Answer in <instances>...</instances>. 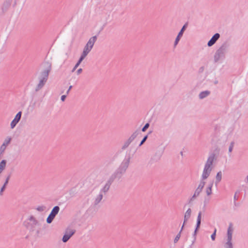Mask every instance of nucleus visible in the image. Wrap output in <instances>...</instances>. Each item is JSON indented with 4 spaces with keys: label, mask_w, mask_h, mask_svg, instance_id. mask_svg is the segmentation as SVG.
<instances>
[{
    "label": "nucleus",
    "mask_w": 248,
    "mask_h": 248,
    "mask_svg": "<svg viewBox=\"0 0 248 248\" xmlns=\"http://www.w3.org/2000/svg\"><path fill=\"white\" fill-rule=\"evenodd\" d=\"M214 160V156H210L205 164L202 174L201 180L198 186L196 189L194 194L189 200V202H192L194 199L197 197L202 191L203 187L205 184V180L209 176L211 172L213 169V163Z\"/></svg>",
    "instance_id": "1"
},
{
    "label": "nucleus",
    "mask_w": 248,
    "mask_h": 248,
    "mask_svg": "<svg viewBox=\"0 0 248 248\" xmlns=\"http://www.w3.org/2000/svg\"><path fill=\"white\" fill-rule=\"evenodd\" d=\"M115 177V175H112L108 179L106 184L101 189H99L98 187H95L93 189L91 193V198L93 205H96L101 202L103 199V193H106L108 191L110 185Z\"/></svg>",
    "instance_id": "2"
},
{
    "label": "nucleus",
    "mask_w": 248,
    "mask_h": 248,
    "mask_svg": "<svg viewBox=\"0 0 248 248\" xmlns=\"http://www.w3.org/2000/svg\"><path fill=\"white\" fill-rule=\"evenodd\" d=\"M51 70L50 65H48L47 68L43 70L37 75L38 83L35 88V91L38 92L45 85L48 77L49 73Z\"/></svg>",
    "instance_id": "3"
},
{
    "label": "nucleus",
    "mask_w": 248,
    "mask_h": 248,
    "mask_svg": "<svg viewBox=\"0 0 248 248\" xmlns=\"http://www.w3.org/2000/svg\"><path fill=\"white\" fill-rule=\"evenodd\" d=\"M135 151V150H134L133 151L130 150L129 151V153L126 156V158L122 162L120 167L118 169L117 174H123L125 171V170H126L129 166L130 158L134 154Z\"/></svg>",
    "instance_id": "4"
},
{
    "label": "nucleus",
    "mask_w": 248,
    "mask_h": 248,
    "mask_svg": "<svg viewBox=\"0 0 248 248\" xmlns=\"http://www.w3.org/2000/svg\"><path fill=\"white\" fill-rule=\"evenodd\" d=\"M97 40V37L96 36H93L91 37L85 45L84 47L83 51L81 54V56L86 58V57L88 55L90 52L92 50L93 48V46L94 45V43Z\"/></svg>",
    "instance_id": "5"
},
{
    "label": "nucleus",
    "mask_w": 248,
    "mask_h": 248,
    "mask_svg": "<svg viewBox=\"0 0 248 248\" xmlns=\"http://www.w3.org/2000/svg\"><path fill=\"white\" fill-rule=\"evenodd\" d=\"M233 231V228L232 224V223H230L227 230V238L224 244V248H233V244L232 242Z\"/></svg>",
    "instance_id": "6"
},
{
    "label": "nucleus",
    "mask_w": 248,
    "mask_h": 248,
    "mask_svg": "<svg viewBox=\"0 0 248 248\" xmlns=\"http://www.w3.org/2000/svg\"><path fill=\"white\" fill-rule=\"evenodd\" d=\"M29 222L28 223L29 225L27 226V227L32 232H36L38 233L39 232V230L38 229V224L37 222L33 217H31L29 218Z\"/></svg>",
    "instance_id": "7"
},
{
    "label": "nucleus",
    "mask_w": 248,
    "mask_h": 248,
    "mask_svg": "<svg viewBox=\"0 0 248 248\" xmlns=\"http://www.w3.org/2000/svg\"><path fill=\"white\" fill-rule=\"evenodd\" d=\"M76 231L74 229L68 228L65 232L64 235L62 238V241L64 243H66L68 240L72 237L73 235L75 233Z\"/></svg>",
    "instance_id": "8"
},
{
    "label": "nucleus",
    "mask_w": 248,
    "mask_h": 248,
    "mask_svg": "<svg viewBox=\"0 0 248 248\" xmlns=\"http://www.w3.org/2000/svg\"><path fill=\"white\" fill-rule=\"evenodd\" d=\"M139 134V131L136 130L130 136V137L124 142V143L122 149L124 150L127 148L134 140L137 137Z\"/></svg>",
    "instance_id": "9"
},
{
    "label": "nucleus",
    "mask_w": 248,
    "mask_h": 248,
    "mask_svg": "<svg viewBox=\"0 0 248 248\" xmlns=\"http://www.w3.org/2000/svg\"><path fill=\"white\" fill-rule=\"evenodd\" d=\"M11 141V138L9 137H7L4 139L2 144L0 147V155L3 153L6 148V147L10 143Z\"/></svg>",
    "instance_id": "10"
},
{
    "label": "nucleus",
    "mask_w": 248,
    "mask_h": 248,
    "mask_svg": "<svg viewBox=\"0 0 248 248\" xmlns=\"http://www.w3.org/2000/svg\"><path fill=\"white\" fill-rule=\"evenodd\" d=\"M21 111H19L16 114L13 120L11 122L10 124V126L11 129H13L16 126V124L19 122V120L21 119Z\"/></svg>",
    "instance_id": "11"
},
{
    "label": "nucleus",
    "mask_w": 248,
    "mask_h": 248,
    "mask_svg": "<svg viewBox=\"0 0 248 248\" xmlns=\"http://www.w3.org/2000/svg\"><path fill=\"white\" fill-rule=\"evenodd\" d=\"M186 25H185L182 27V28L181 29V30L179 31V32L178 33V35H177V37H176V38L175 39V40L174 41V47H175L177 46V45L178 44L179 41L180 40V38L183 36L184 31L186 29Z\"/></svg>",
    "instance_id": "12"
},
{
    "label": "nucleus",
    "mask_w": 248,
    "mask_h": 248,
    "mask_svg": "<svg viewBox=\"0 0 248 248\" xmlns=\"http://www.w3.org/2000/svg\"><path fill=\"white\" fill-rule=\"evenodd\" d=\"M219 37L220 34L219 33H217L215 34L208 42V46H213L216 43V42L218 39Z\"/></svg>",
    "instance_id": "13"
},
{
    "label": "nucleus",
    "mask_w": 248,
    "mask_h": 248,
    "mask_svg": "<svg viewBox=\"0 0 248 248\" xmlns=\"http://www.w3.org/2000/svg\"><path fill=\"white\" fill-rule=\"evenodd\" d=\"M191 212L192 211L190 208H188L186 210L184 215V224H185L186 222L189 219L191 215Z\"/></svg>",
    "instance_id": "14"
},
{
    "label": "nucleus",
    "mask_w": 248,
    "mask_h": 248,
    "mask_svg": "<svg viewBox=\"0 0 248 248\" xmlns=\"http://www.w3.org/2000/svg\"><path fill=\"white\" fill-rule=\"evenodd\" d=\"M210 92L208 91H203V92H201L199 94V96L200 99H202L205 98L207 96H208L210 94Z\"/></svg>",
    "instance_id": "15"
},
{
    "label": "nucleus",
    "mask_w": 248,
    "mask_h": 248,
    "mask_svg": "<svg viewBox=\"0 0 248 248\" xmlns=\"http://www.w3.org/2000/svg\"><path fill=\"white\" fill-rule=\"evenodd\" d=\"M6 166V160H2L0 162V173H1L5 169Z\"/></svg>",
    "instance_id": "16"
},
{
    "label": "nucleus",
    "mask_w": 248,
    "mask_h": 248,
    "mask_svg": "<svg viewBox=\"0 0 248 248\" xmlns=\"http://www.w3.org/2000/svg\"><path fill=\"white\" fill-rule=\"evenodd\" d=\"M222 172L221 171H219L217 173L216 176V184H217L219 182H220L222 179Z\"/></svg>",
    "instance_id": "17"
},
{
    "label": "nucleus",
    "mask_w": 248,
    "mask_h": 248,
    "mask_svg": "<svg viewBox=\"0 0 248 248\" xmlns=\"http://www.w3.org/2000/svg\"><path fill=\"white\" fill-rule=\"evenodd\" d=\"M213 186V183H211L209 186L206 188L205 192L207 196H209L212 194V187Z\"/></svg>",
    "instance_id": "18"
},
{
    "label": "nucleus",
    "mask_w": 248,
    "mask_h": 248,
    "mask_svg": "<svg viewBox=\"0 0 248 248\" xmlns=\"http://www.w3.org/2000/svg\"><path fill=\"white\" fill-rule=\"evenodd\" d=\"M55 216L52 214V213H50L48 217L46 218V222L48 224L51 223L54 218H55Z\"/></svg>",
    "instance_id": "19"
},
{
    "label": "nucleus",
    "mask_w": 248,
    "mask_h": 248,
    "mask_svg": "<svg viewBox=\"0 0 248 248\" xmlns=\"http://www.w3.org/2000/svg\"><path fill=\"white\" fill-rule=\"evenodd\" d=\"M60 209V207L58 206H55L53 207L50 213H52V214L56 216L59 212Z\"/></svg>",
    "instance_id": "20"
},
{
    "label": "nucleus",
    "mask_w": 248,
    "mask_h": 248,
    "mask_svg": "<svg viewBox=\"0 0 248 248\" xmlns=\"http://www.w3.org/2000/svg\"><path fill=\"white\" fill-rule=\"evenodd\" d=\"M234 141H232L230 145H229V149H228V151H229V154H231L233 150V147H234Z\"/></svg>",
    "instance_id": "21"
},
{
    "label": "nucleus",
    "mask_w": 248,
    "mask_h": 248,
    "mask_svg": "<svg viewBox=\"0 0 248 248\" xmlns=\"http://www.w3.org/2000/svg\"><path fill=\"white\" fill-rule=\"evenodd\" d=\"M201 222V221H198V220H197L196 228V229H195V230L194 231V235L195 236L196 235L197 231H198L199 228L200 227Z\"/></svg>",
    "instance_id": "22"
},
{
    "label": "nucleus",
    "mask_w": 248,
    "mask_h": 248,
    "mask_svg": "<svg viewBox=\"0 0 248 248\" xmlns=\"http://www.w3.org/2000/svg\"><path fill=\"white\" fill-rule=\"evenodd\" d=\"M46 209V207L45 206H39L36 208V210L40 212L44 211Z\"/></svg>",
    "instance_id": "23"
},
{
    "label": "nucleus",
    "mask_w": 248,
    "mask_h": 248,
    "mask_svg": "<svg viewBox=\"0 0 248 248\" xmlns=\"http://www.w3.org/2000/svg\"><path fill=\"white\" fill-rule=\"evenodd\" d=\"M181 237V233L180 232H179L176 236H175L174 239V243H176L179 240L180 238Z\"/></svg>",
    "instance_id": "24"
},
{
    "label": "nucleus",
    "mask_w": 248,
    "mask_h": 248,
    "mask_svg": "<svg viewBox=\"0 0 248 248\" xmlns=\"http://www.w3.org/2000/svg\"><path fill=\"white\" fill-rule=\"evenodd\" d=\"M10 178V175H9L6 177L5 182H4V183L3 186H6L7 185V184L9 182Z\"/></svg>",
    "instance_id": "25"
},
{
    "label": "nucleus",
    "mask_w": 248,
    "mask_h": 248,
    "mask_svg": "<svg viewBox=\"0 0 248 248\" xmlns=\"http://www.w3.org/2000/svg\"><path fill=\"white\" fill-rule=\"evenodd\" d=\"M216 232H217V229H215L214 230V232L213 234L211 235V238L213 241L215 240L216 239Z\"/></svg>",
    "instance_id": "26"
},
{
    "label": "nucleus",
    "mask_w": 248,
    "mask_h": 248,
    "mask_svg": "<svg viewBox=\"0 0 248 248\" xmlns=\"http://www.w3.org/2000/svg\"><path fill=\"white\" fill-rule=\"evenodd\" d=\"M85 58V57L80 55V57L78 60V62H77L78 65H80V64L81 63V62L83 61V60Z\"/></svg>",
    "instance_id": "27"
},
{
    "label": "nucleus",
    "mask_w": 248,
    "mask_h": 248,
    "mask_svg": "<svg viewBox=\"0 0 248 248\" xmlns=\"http://www.w3.org/2000/svg\"><path fill=\"white\" fill-rule=\"evenodd\" d=\"M223 48L222 47H220L216 52V55H219L220 54L223 53Z\"/></svg>",
    "instance_id": "28"
},
{
    "label": "nucleus",
    "mask_w": 248,
    "mask_h": 248,
    "mask_svg": "<svg viewBox=\"0 0 248 248\" xmlns=\"http://www.w3.org/2000/svg\"><path fill=\"white\" fill-rule=\"evenodd\" d=\"M149 127V124L147 123L145 124V125L143 126V127L142 128V131L144 132L145 131L147 128Z\"/></svg>",
    "instance_id": "29"
},
{
    "label": "nucleus",
    "mask_w": 248,
    "mask_h": 248,
    "mask_svg": "<svg viewBox=\"0 0 248 248\" xmlns=\"http://www.w3.org/2000/svg\"><path fill=\"white\" fill-rule=\"evenodd\" d=\"M5 188H6V186H2L0 188V196L2 195L3 192L4 191Z\"/></svg>",
    "instance_id": "30"
},
{
    "label": "nucleus",
    "mask_w": 248,
    "mask_h": 248,
    "mask_svg": "<svg viewBox=\"0 0 248 248\" xmlns=\"http://www.w3.org/2000/svg\"><path fill=\"white\" fill-rule=\"evenodd\" d=\"M147 137L148 136H145L143 139H142V140H141V141L140 142L139 146H141L145 141L146 140H147Z\"/></svg>",
    "instance_id": "31"
},
{
    "label": "nucleus",
    "mask_w": 248,
    "mask_h": 248,
    "mask_svg": "<svg viewBox=\"0 0 248 248\" xmlns=\"http://www.w3.org/2000/svg\"><path fill=\"white\" fill-rule=\"evenodd\" d=\"M201 219H202V212H200L198 214L197 220L201 221Z\"/></svg>",
    "instance_id": "32"
},
{
    "label": "nucleus",
    "mask_w": 248,
    "mask_h": 248,
    "mask_svg": "<svg viewBox=\"0 0 248 248\" xmlns=\"http://www.w3.org/2000/svg\"><path fill=\"white\" fill-rule=\"evenodd\" d=\"M103 175L104 178L106 179L107 178V177L108 175V173L107 170H105L104 171V172L103 173Z\"/></svg>",
    "instance_id": "33"
},
{
    "label": "nucleus",
    "mask_w": 248,
    "mask_h": 248,
    "mask_svg": "<svg viewBox=\"0 0 248 248\" xmlns=\"http://www.w3.org/2000/svg\"><path fill=\"white\" fill-rule=\"evenodd\" d=\"M66 95H62V96H61V100L62 101H64L66 98Z\"/></svg>",
    "instance_id": "34"
},
{
    "label": "nucleus",
    "mask_w": 248,
    "mask_h": 248,
    "mask_svg": "<svg viewBox=\"0 0 248 248\" xmlns=\"http://www.w3.org/2000/svg\"><path fill=\"white\" fill-rule=\"evenodd\" d=\"M82 69L81 68H79L78 69L77 71V75H79L80 74H81V73L82 72Z\"/></svg>",
    "instance_id": "35"
},
{
    "label": "nucleus",
    "mask_w": 248,
    "mask_h": 248,
    "mask_svg": "<svg viewBox=\"0 0 248 248\" xmlns=\"http://www.w3.org/2000/svg\"><path fill=\"white\" fill-rule=\"evenodd\" d=\"M10 1H6L4 3V5H6L7 6H8L10 5Z\"/></svg>",
    "instance_id": "36"
},
{
    "label": "nucleus",
    "mask_w": 248,
    "mask_h": 248,
    "mask_svg": "<svg viewBox=\"0 0 248 248\" xmlns=\"http://www.w3.org/2000/svg\"><path fill=\"white\" fill-rule=\"evenodd\" d=\"M72 86L71 85L69 86L68 90L66 92V94H68L69 93V92L70 90H71V89L72 88Z\"/></svg>",
    "instance_id": "37"
},
{
    "label": "nucleus",
    "mask_w": 248,
    "mask_h": 248,
    "mask_svg": "<svg viewBox=\"0 0 248 248\" xmlns=\"http://www.w3.org/2000/svg\"><path fill=\"white\" fill-rule=\"evenodd\" d=\"M78 67L77 66L75 65V66L74 67V68H73V69L72 70V72H74Z\"/></svg>",
    "instance_id": "38"
},
{
    "label": "nucleus",
    "mask_w": 248,
    "mask_h": 248,
    "mask_svg": "<svg viewBox=\"0 0 248 248\" xmlns=\"http://www.w3.org/2000/svg\"><path fill=\"white\" fill-rule=\"evenodd\" d=\"M78 67L77 66L75 65V66L74 67V68H73V69L72 70V72H74Z\"/></svg>",
    "instance_id": "39"
},
{
    "label": "nucleus",
    "mask_w": 248,
    "mask_h": 248,
    "mask_svg": "<svg viewBox=\"0 0 248 248\" xmlns=\"http://www.w3.org/2000/svg\"><path fill=\"white\" fill-rule=\"evenodd\" d=\"M184 225H185V224L183 223V225H182V226L181 227V229L180 230V231L179 232H180V233H181V232H182V230H183V229L184 228Z\"/></svg>",
    "instance_id": "40"
},
{
    "label": "nucleus",
    "mask_w": 248,
    "mask_h": 248,
    "mask_svg": "<svg viewBox=\"0 0 248 248\" xmlns=\"http://www.w3.org/2000/svg\"><path fill=\"white\" fill-rule=\"evenodd\" d=\"M75 65H76V66H77L78 67V66H79V65H78V64L77 63L75 64Z\"/></svg>",
    "instance_id": "41"
}]
</instances>
